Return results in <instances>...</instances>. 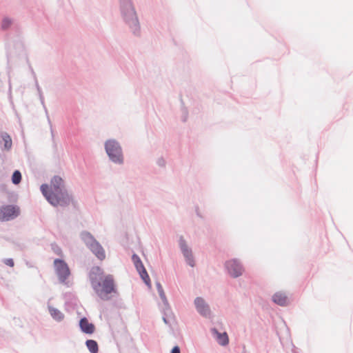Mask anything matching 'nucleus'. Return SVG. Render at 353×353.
Instances as JSON below:
<instances>
[{
    "mask_svg": "<svg viewBox=\"0 0 353 353\" xmlns=\"http://www.w3.org/2000/svg\"><path fill=\"white\" fill-rule=\"evenodd\" d=\"M41 190L48 202L54 205L65 206L70 203L71 198L63 188V179L59 176H54L51 180L50 188L43 184Z\"/></svg>",
    "mask_w": 353,
    "mask_h": 353,
    "instance_id": "obj_1",
    "label": "nucleus"
},
{
    "mask_svg": "<svg viewBox=\"0 0 353 353\" xmlns=\"http://www.w3.org/2000/svg\"><path fill=\"white\" fill-rule=\"evenodd\" d=\"M92 286L102 300L110 299V294L115 292L114 283L111 275H103L101 270L94 268L90 274Z\"/></svg>",
    "mask_w": 353,
    "mask_h": 353,
    "instance_id": "obj_2",
    "label": "nucleus"
},
{
    "mask_svg": "<svg viewBox=\"0 0 353 353\" xmlns=\"http://www.w3.org/2000/svg\"><path fill=\"white\" fill-rule=\"evenodd\" d=\"M105 150L110 159L115 163H122L123 157L119 143L114 140H109L105 144Z\"/></svg>",
    "mask_w": 353,
    "mask_h": 353,
    "instance_id": "obj_3",
    "label": "nucleus"
},
{
    "mask_svg": "<svg viewBox=\"0 0 353 353\" xmlns=\"http://www.w3.org/2000/svg\"><path fill=\"white\" fill-rule=\"evenodd\" d=\"M82 235L83 239L89 246L91 251L99 259L103 260L105 257V254L102 246L93 238V236L89 232H84Z\"/></svg>",
    "mask_w": 353,
    "mask_h": 353,
    "instance_id": "obj_4",
    "label": "nucleus"
},
{
    "mask_svg": "<svg viewBox=\"0 0 353 353\" xmlns=\"http://www.w3.org/2000/svg\"><path fill=\"white\" fill-rule=\"evenodd\" d=\"M54 267L59 281L61 283H65L70 275V270L68 264L63 260L55 259L54 261Z\"/></svg>",
    "mask_w": 353,
    "mask_h": 353,
    "instance_id": "obj_5",
    "label": "nucleus"
},
{
    "mask_svg": "<svg viewBox=\"0 0 353 353\" xmlns=\"http://www.w3.org/2000/svg\"><path fill=\"white\" fill-rule=\"evenodd\" d=\"M19 214V208L14 205H5L0 208V221H8Z\"/></svg>",
    "mask_w": 353,
    "mask_h": 353,
    "instance_id": "obj_6",
    "label": "nucleus"
},
{
    "mask_svg": "<svg viewBox=\"0 0 353 353\" xmlns=\"http://www.w3.org/2000/svg\"><path fill=\"white\" fill-rule=\"evenodd\" d=\"M132 261H133V263H134L137 271L139 272L141 279L144 281V283L149 288H151L152 285H151L150 279L149 275L148 274L147 271H146L145 268H144L140 258L137 255L134 254L132 256Z\"/></svg>",
    "mask_w": 353,
    "mask_h": 353,
    "instance_id": "obj_7",
    "label": "nucleus"
},
{
    "mask_svg": "<svg viewBox=\"0 0 353 353\" xmlns=\"http://www.w3.org/2000/svg\"><path fill=\"white\" fill-rule=\"evenodd\" d=\"M226 268L229 274L233 277L241 275L243 272L242 266L236 260H230L226 263Z\"/></svg>",
    "mask_w": 353,
    "mask_h": 353,
    "instance_id": "obj_8",
    "label": "nucleus"
},
{
    "mask_svg": "<svg viewBox=\"0 0 353 353\" xmlns=\"http://www.w3.org/2000/svg\"><path fill=\"white\" fill-rule=\"evenodd\" d=\"M194 302L196 309L200 314L205 316L210 314L209 307L205 304L203 299L201 298H196Z\"/></svg>",
    "mask_w": 353,
    "mask_h": 353,
    "instance_id": "obj_9",
    "label": "nucleus"
},
{
    "mask_svg": "<svg viewBox=\"0 0 353 353\" xmlns=\"http://www.w3.org/2000/svg\"><path fill=\"white\" fill-rule=\"evenodd\" d=\"M80 327L84 333L92 334L94 332L95 327L92 323L88 322L86 318H82L79 322Z\"/></svg>",
    "mask_w": 353,
    "mask_h": 353,
    "instance_id": "obj_10",
    "label": "nucleus"
},
{
    "mask_svg": "<svg viewBox=\"0 0 353 353\" xmlns=\"http://www.w3.org/2000/svg\"><path fill=\"white\" fill-rule=\"evenodd\" d=\"M0 144L3 145V149L5 150H10L12 145V141L10 136L6 133L3 132L1 134V141Z\"/></svg>",
    "mask_w": 353,
    "mask_h": 353,
    "instance_id": "obj_11",
    "label": "nucleus"
},
{
    "mask_svg": "<svg viewBox=\"0 0 353 353\" xmlns=\"http://www.w3.org/2000/svg\"><path fill=\"white\" fill-rule=\"evenodd\" d=\"M273 301L281 306L286 305L288 303V299L287 296L282 292H277L274 294L272 297Z\"/></svg>",
    "mask_w": 353,
    "mask_h": 353,
    "instance_id": "obj_12",
    "label": "nucleus"
},
{
    "mask_svg": "<svg viewBox=\"0 0 353 353\" xmlns=\"http://www.w3.org/2000/svg\"><path fill=\"white\" fill-rule=\"evenodd\" d=\"M181 247L183 253L187 259L188 263L190 266L193 267L194 265V261L192 258L191 252L188 249L187 246L185 244V242L183 240L181 241Z\"/></svg>",
    "mask_w": 353,
    "mask_h": 353,
    "instance_id": "obj_13",
    "label": "nucleus"
},
{
    "mask_svg": "<svg viewBox=\"0 0 353 353\" xmlns=\"http://www.w3.org/2000/svg\"><path fill=\"white\" fill-rule=\"evenodd\" d=\"M214 332L216 334L218 343L220 345H225L228 343L229 339H228V334L225 332L221 334V333H219L216 330H214Z\"/></svg>",
    "mask_w": 353,
    "mask_h": 353,
    "instance_id": "obj_14",
    "label": "nucleus"
},
{
    "mask_svg": "<svg viewBox=\"0 0 353 353\" xmlns=\"http://www.w3.org/2000/svg\"><path fill=\"white\" fill-rule=\"evenodd\" d=\"M49 312L54 319L57 321H61L63 319L64 315L56 308L52 307H49Z\"/></svg>",
    "mask_w": 353,
    "mask_h": 353,
    "instance_id": "obj_15",
    "label": "nucleus"
},
{
    "mask_svg": "<svg viewBox=\"0 0 353 353\" xmlns=\"http://www.w3.org/2000/svg\"><path fill=\"white\" fill-rule=\"evenodd\" d=\"M86 346L91 353H97L99 351L98 344L94 340H88L86 341Z\"/></svg>",
    "mask_w": 353,
    "mask_h": 353,
    "instance_id": "obj_16",
    "label": "nucleus"
},
{
    "mask_svg": "<svg viewBox=\"0 0 353 353\" xmlns=\"http://www.w3.org/2000/svg\"><path fill=\"white\" fill-rule=\"evenodd\" d=\"M21 181V174L19 170H16L14 172L12 176V182L17 185L19 184Z\"/></svg>",
    "mask_w": 353,
    "mask_h": 353,
    "instance_id": "obj_17",
    "label": "nucleus"
},
{
    "mask_svg": "<svg viewBox=\"0 0 353 353\" xmlns=\"http://www.w3.org/2000/svg\"><path fill=\"white\" fill-rule=\"evenodd\" d=\"M11 21L9 19H4L2 21V24H1V26H2V28L3 29H6L8 28L10 25H11Z\"/></svg>",
    "mask_w": 353,
    "mask_h": 353,
    "instance_id": "obj_18",
    "label": "nucleus"
},
{
    "mask_svg": "<svg viewBox=\"0 0 353 353\" xmlns=\"http://www.w3.org/2000/svg\"><path fill=\"white\" fill-rule=\"evenodd\" d=\"M157 288H158V291H159V295H160L161 298L162 299H165V294L163 292L162 286L160 284H157Z\"/></svg>",
    "mask_w": 353,
    "mask_h": 353,
    "instance_id": "obj_19",
    "label": "nucleus"
},
{
    "mask_svg": "<svg viewBox=\"0 0 353 353\" xmlns=\"http://www.w3.org/2000/svg\"><path fill=\"white\" fill-rule=\"evenodd\" d=\"M5 264L10 266L13 267L14 266V261L12 259H8L5 260Z\"/></svg>",
    "mask_w": 353,
    "mask_h": 353,
    "instance_id": "obj_20",
    "label": "nucleus"
},
{
    "mask_svg": "<svg viewBox=\"0 0 353 353\" xmlns=\"http://www.w3.org/2000/svg\"><path fill=\"white\" fill-rule=\"evenodd\" d=\"M171 353H181L180 349L178 346H175L172 348Z\"/></svg>",
    "mask_w": 353,
    "mask_h": 353,
    "instance_id": "obj_21",
    "label": "nucleus"
},
{
    "mask_svg": "<svg viewBox=\"0 0 353 353\" xmlns=\"http://www.w3.org/2000/svg\"><path fill=\"white\" fill-rule=\"evenodd\" d=\"M54 252L58 255H61V254H62V252L59 248H57V249L54 250Z\"/></svg>",
    "mask_w": 353,
    "mask_h": 353,
    "instance_id": "obj_22",
    "label": "nucleus"
}]
</instances>
